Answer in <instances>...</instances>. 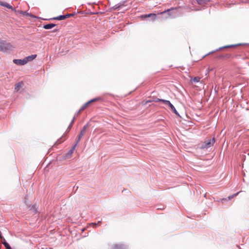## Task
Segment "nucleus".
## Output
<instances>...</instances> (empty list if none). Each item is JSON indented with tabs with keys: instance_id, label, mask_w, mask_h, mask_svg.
<instances>
[{
	"instance_id": "obj_1",
	"label": "nucleus",
	"mask_w": 249,
	"mask_h": 249,
	"mask_svg": "<svg viewBox=\"0 0 249 249\" xmlns=\"http://www.w3.org/2000/svg\"><path fill=\"white\" fill-rule=\"evenodd\" d=\"M159 102V105L161 107L170 108L171 109H175L174 106L170 102V101L165 100H161L158 99Z\"/></svg>"
},
{
	"instance_id": "obj_20",
	"label": "nucleus",
	"mask_w": 249,
	"mask_h": 249,
	"mask_svg": "<svg viewBox=\"0 0 249 249\" xmlns=\"http://www.w3.org/2000/svg\"><path fill=\"white\" fill-rule=\"evenodd\" d=\"M4 246L7 249H12L10 246V245L7 243H4Z\"/></svg>"
},
{
	"instance_id": "obj_21",
	"label": "nucleus",
	"mask_w": 249,
	"mask_h": 249,
	"mask_svg": "<svg viewBox=\"0 0 249 249\" xmlns=\"http://www.w3.org/2000/svg\"><path fill=\"white\" fill-rule=\"evenodd\" d=\"M101 223V221H99V222H98V223H91V224H90V225H92V226H93V227H95L97 226L98 225V224L99 223Z\"/></svg>"
},
{
	"instance_id": "obj_2",
	"label": "nucleus",
	"mask_w": 249,
	"mask_h": 249,
	"mask_svg": "<svg viewBox=\"0 0 249 249\" xmlns=\"http://www.w3.org/2000/svg\"><path fill=\"white\" fill-rule=\"evenodd\" d=\"M13 48L12 45L9 43L3 41L0 47V50L2 52H6Z\"/></svg>"
},
{
	"instance_id": "obj_27",
	"label": "nucleus",
	"mask_w": 249,
	"mask_h": 249,
	"mask_svg": "<svg viewBox=\"0 0 249 249\" xmlns=\"http://www.w3.org/2000/svg\"><path fill=\"white\" fill-rule=\"evenodd\" d=\"M228 105H226V106L225 107L226 108L228 107ZM228 108H230V107H228Z\"/></svg>"
},
{
	"instance_id": "obj_12",
	"label": "nucleus",
	"mask_w": 249,
	"mask_h": 249,
	"mask_svg": "<svg viewBox=\"0 0 249 249\" xmlns=\"http://www.w3.org/2000/svg\"><path fill=\"white\" fill-rule=\"evenodd\" d=\"M113 249H127V247L124 245H115Z\"/></svg>"
},
{
	"instance_id": "obj_16",
	"label": "nucleus",
	"mask_w": 249,
	"mask_h": 249,
	"mask_svg": "<svg viewBox=\"0 0 249 249\" xmlns=\"http://www.w3.org/2000/svg\"><path fill=\"white\" fill-rule=\"evenodd\" d=\"M200 78L198 77H195L191 80V81L194 83H197L200 81Z\"/></svg>"
},
{
	"instance_id": "obj_8",
	"label": "nucleus",
	"mask_w": 249,
	"mask_h": 249,
	"mask_svg": "<svg viewBox=\"0 0 249 249\" xmlns=\"http://www.w3.org/2000/svg\"><path fill=\"white\" fill-rule=\"evenodd\" d=\"M13 62L18 65H24L26 64V61L24 59H14Z\"/></svg>"
},
{
	"instance_id": "obj_24",
	"label": "nucleus",
	"mask_w": 249,
	"mask_h": 249,
	"mask_svg": "<svg viewBox=\"0 0 249 249\" xmlns=\"http://www.w3.org/2000/svg\"><path fill=\"white\" fill-rule=\"evenodd\" d=\"M74 118H73V120H72V121H71V123L70 125H69V128H70V127H71V126L72 125V123H73V121H74Z\"/></svg>"
},
{
	"instance_id": "obj_3",
	"label": "nucleus",
	"mask_w": 249,
	"mask_h": 249,
	"mask_svg": "<svg viewBox=\"0 0 249 249\" xmlns=\"http://www.w3.org/2000/svg\"><path fill=\"white\" fill-rule=\"evenodd\" d=\"M215 142L214 138H212V139L205 141L203 144L202 145V148H208V147L212 146L214 143Z\"/></svg>"
},
{
	"instance_id": "obj_22",
	"label": "nucleus",
	"mask_w": 249,
	"mask_h": 249,
	"mask_svg": "<svg viewBox=\"0 0 249 249\" xmlns=\"http://www.w3.org/2000/svg\"><path fill=\"white\" fill-rule=\"evenodd\" d=\"M232 100H228L227 102V103L226 104L227 105H228L229 104H231L232 103Z\"/></svg>"
},
{
	"instance_id": "obj_17",
	"label": "nucleus",
	"mask_w": 249,
	"mask_h": 249,
	"mask_svg": "<svg viewBox=\"0 0 249 249\" xmlns=\"http://www.w3.org/2000/svg\"><path fill=\"white\" fill-rule=\"evenodd\" d=\"M209 0H197V3L199 4H202L208 2Z\"/></svg>"
},
{
	"instance_id": "obj_5",
	"label": "nucleus",
	"mask_w": 249,
	"mask_h": 249,
	"mask_svg": "<svg viewBox=\"0 0 249 249\" xmlns=\"http://www.w3.org/2000/svg\"><path fill=\"white\" fill-rule=\"evenodd\" d=\"M72 16H73L72 14H67L66 15H62V16H58L56 17L53 18H51V19L62 20H64L67 18L72 17Z\"/></svg>"
},
{
	"instance_id": "obj_28",
	"label": "nucleus",
	"mask_w": 249,
	"mask_h": 249,
	"mask_svg": "<svg viewBox=\"0 0 249 249\" xmlns=\"http://www.w3.org/2000/svg\"><path fill=\"white\" fill-rule=\"evenodd\" d=\"M150 102V101H146V102L145 103V104H146V103H148V102Z\"/></svg>"
},
{
	"instance_id": "obj_19",
	"label": "nucleus",
	"mask_w": 249,
	"mask_h": 249,
	"mask_svg": "<svg viewBox=\"0 0 249 249\" xmlns=\"http://www.w3.org/2000/svg\"><path fill=\"white\" fill-rule=\"evenodd\" d=\"M239 194V192L234 194V195H232L231 196H230L228 197L229 198V199H231V198H233L234 197L237 196L238 195V194Z\"/></svg>"
},
{
	"instance_id": "obj_14",
	"label": "nucleus",
	"mask_w": 249,
	"mask_h": 249,
	"mask_svg": "<svg viewBox=\"0 0 249 249\" xmlns=\"http://www.w3.org/2000/svg\"><path fill=\"white\" fill-rule=\"evenodd\" d=\"M0 5L4 7H6L9 9H12V7L6 2H3L0 1Z\"/></svg>"
},
{
	"instance_id": "obj_10",
	"label": "nucleus",
	"mask_w": 249,
	"mask_h": 249,
	"mask_svg": "<svg viewBox=\"0 0 249 249\" xmlns=\"http://www.w3.org/2000/svg\"><path fill=\"white\" fill-rule=\"evenodd\" d=\"M37 56L36 54H33L27 57H26L24 59L26 61V63H27L28 62L31 61L35 59Z\"/></svg>"
},
{
	"instance_id": "obj_18",
	"label": "nucleus",
	"mask_w": 249,
	"mask_h": 249,
	"mask_svg": "<svg viewBox=\"0 0 249 249\" xmlns=\"http://www.w3.org/2000/svg\"><path fill=\"white\" fill-rule=\"evenodd\" d=\"M236 46V45H231L225 46L221 48H220L219 50H221L222 49H225V48H231V47H235Z\"/></svg>"
},
{
	"instance_id": "obj_13",
	"label": "nucleus",
	"mask_w": 249,
	"mask_h": 249,
	"mask_svg": "<svg viewBox=\"0 0 249 249\" xmlns=\"http://www.w3.org/2000/svg\"><path fill=\"white\" fill-rule=\"evenodd\" d=\"M55 26H56V24H55L50 23V24L44 25L43 26V28H44L45 29H52V28H53Z\"/></svg>"
},
{
	"instance_id": "obj_25",
	"label": "nucleus",
	"mask_w": 249,
	"mask_h": 249,
	"mask_svg": "<svg viewBox=\"0 0 249 249\" xmlns=\"http://www.w3.org/2000/svg\"><path fill=\"white\" fill-rule=\"evenodd\" d=\"M20 13L22 14V15H25L26 14V12H23V11H20Z\"/></svg>"
},
{
	"instance_id": "obj_7",
	"label": "nucleus",
	"mask_w": 249,
	"mask_h": 249,
	"mask_svg": "<svg viewBox=\"0 0 249 249\" xmlns=\"http://www.w3.org/2000/svg\"><path fill=\"white\" fill-rule=\"evenodd\" d=\"M174 113H175L177 115L179 116L180 118H183L185 116H187V114L185 111H184V110H181L182 111L181 112L178 113L177 111V110H172Z\"/></svg>"
},
{
	"instance_id": "obj_15",
	"label": "nucleus",
	"mask_w": 249,
	"mask_h": 249,
	"mask_svg": "<svg viewBox=\"0 0 249 249\" xmlns=\"http://www.w3.org/2000/svg\"><path fill=\"white\" fill-rule=\"evenodd\" d=\"M22 83H18L15 85V90L18 91L22 85Z\"/></svg>"
},
{
	"instance_id": "obj_9",
	"label": "nucleus",
	"mask_w": 249,
	"mask_h": 249,
	"mask_svg": "<svg viewBox=\"0 0 249 249\" xmlns=\"http://www.w3.org/2000/svg\"><path fill=\"white\" fill-rule=\"evenodd\" d=\"M77 143H76L72 147V148L69 150V151L67 153V154L66 155L65 157L67 159L70 158L71 155L73 154V151L77 145Z\"/></svg>"
},
{
	"instance_id": "obj_6",
	"label": "nucleus",
	"mask_w": 249,
	"mask_h": 249,
	"mask_svg": "<svg viewBox=\"0 0 249 249\" xmlns=\"http://www.w3.org/2000/svg\"><path fill=\"white\" fill-rule=\"evenodd\" d=\"M86 128H87V125H85L83 127V128L82 129V130L81 131L80 133L79 134V135L78 136L77 140V142H76V143H77V144L80 141V140L82 138V136L84 135V134L85 133V131H86Z\"/></svg>"
},
{
	"instance_id": "obj_26",
	"label": "nucleus",
	"mask_w": 249,
	"mask_h": 249,
	"mask_svg": "<svg viewBox=\"0 0 249 249\" xmlns=\"http://www.w3.org/2000/svg\"><path fill=\"white\" fill-rule=\"evenodd\" d=\"M170 10V9H168L167 11H164V12H161V14L165 13V12H168V11H169Z\"/></svg>"
},
{
	"instance_id": "obj_23",
	"label": "nucleus",
	"mask_w": 249,
	"mask_h": 249,
	"mask_svg": "<svg viewBox=\"0 0 249 249\" xmlns=\"http://www.w3.org/2000/svg\"><path fill=\"white\" fill-rule=\"evenodd\" d=\"M2 240V243L3 244V245L4 246V243H7L5 239L3 238L2 239H1Z\"/></svg>"
},
{
	"instance_id": "obj_4",
	"label": "nucleus",
	"mask_w": 249,
	"mask_h": 249,
	"mask_svg": "<svg viewBox=\"0 0 249 249\" xmlns=\"http://www.w3.org/2000/svg\"><path fill=\"white\" fill-rule=\"evenodd\" d=\"M101 99V98L100 97H98V98H95L94 99H93L89 101H88L87 103H86V104H85L80 109H85L87 107H90L89 105H91V104H92L93 103L95 102H96V101H99Z\"/></svg>"
},
{
	"instance_id": "obj_11",
	"label": "nucleus",
	"mask_w": 249,
	"mask_h": 249,
	"mask_svg": "<svg viewBox=\"0 0 249 249\" xmlns=\"http://www.w3.org/2000/svg\"><path fill=\"white\" fill-rule=\"evenodd\" d=\"M152 17L153 20H155L156 18V14H149L148 15H141V18H145L148 17Z\"/></svg>"
}]
</instances>
